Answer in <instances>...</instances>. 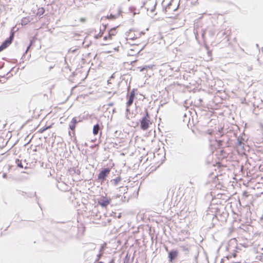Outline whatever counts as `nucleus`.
Segmentation results:
<instances>
[{"label":"nucleus","instance_id":"nucleus-4","mask_svg":"<svg viewBox=\"0 0 263 263\" xmlns=\"http://www.w3.org/2000/svg\"><path fill=\"white\" fill-rule=\"evenodd\" d=\"M111 169L110 168H105L102 170L98 176V180L103 182L107 175L109 174Z\"/></svg>","mask_w":263,"mask_h":263},{"label":"nucleus","instance_id":"nucleus-3","mask_svg":"<svg viewBox=\"0 0 263 263\" xmlns=\"http://www.w3.org/2000/svg\"><path fill=\"white\" fill-rule=\"evenodd\" d=\"M111 199L106 196H102L98 201V204L102 207H106L110 202Z\"/></svg>","mask_w":263,"mask_h":263},{"label":"nucleus","instance_id":"nucleus-5","mask_svg":"<svg viewBox=\"0 0 263 263\" xmlns=\"http://www.w3.org/2000/svg\"><path fill=\"white\" fill-rule=\"evenodd\" d=\"M13 37V36L10 37V39L6 40L0 46V52L6 49L8 46H9L11 43V40Z\"/></svg>","mask_w":263,"mask_h":263},{"label":"nucleus","instance_id":"nucleus-6","mask_svg":"<svg viewBox=\"0 0 263 263\" xmlns=\"http://www.w3.org/2000/svg\"><path fill=\"white\" fill-rule=\"evenodd\" d=\"M135 97V93L134 91H132L129 95L128 100L126 103L127 107H129L133 103L134 98Z\"/></svg>","mask_w":263,"mask_h":263},{"label":"nucleus","instance_id":"nucleus-9","mask_svg":"<svg viewBox=\"0 0 263 263\" xmlns=\"http://www.w3.org/2000/svg\"><path fill=\"white\" fill-rule=\"evenodd\" d=\"M117 33L115 28L111 29L108 32V38L110 40H112V37L115 36Z\"/></svg>","mask_w":263,"mask_h":263},{"label":"nucleus","instance_id":"nucleus-8","mask_svg":"<svg viewBox=\"0 0 263 263\" xmlns=\"http://www.w3.org/2000/svg\"><path fill=\"white\" fill-rule=\"evenodd\" d=\"M77 123V120L76 117H74L71 121L70 124L69 125V127L70 129L73 131V134L74 133L75 128L76 127V125Z\"/></svg>","mask_w":263,"mask_h":263},{"label":"nucleus","instance_id":"nucleus-14","mask_svg":"<svg viewBox=\"0 0 263 263\" xmlns=\"http://www.w3.org/2000/svg\"><path fill=\"white\" fill-rule=\"evenodd\" d=\"M28 22V18L25 17L22 20V24H27V22Z\"/></svg>","mask_w":263,"mask_h":263},{"label":"nucleus","instance_id":"nucleus-19","mask_svg":"<svg viewBox=\"0 0 263 263\" xmlns=\"http://www.w3.org/2000/svg\"><path fill=\"white\" fill-rule=\"evenodd\" d=\"M228 31H229V34L230 35L231 34V31L230 30H228Z\"/></svg>","mask_w":263,"mask_h":263},{"label":"nucleus","instance_id":"nucleus-10","mask_svg":"<svg viewBox=\"0 0 263 263\" xmlns=\"http://www.w3.org/2000/svg\"><path fill=\"white\" fill-rule=\"evenodd\" d=\"M120 15V13L118 12L117 14H115V15L110 14L109 15H108L107 16V18L108 19L115 20V19L117 18V17H118Z\"/></svg>","mask_w":263,"mask_h":263},{"label":"nucleus","instance_id":"nucleus-17","mask_svg":"<svg viewBox=\"0 0 263 263\" xmlns=\"http://www.w3.org/2000/svg\"><path fill=\"white\" fill-rule=\"evenodd\" d=\"M81 22L85 23L86 21V18L85 17L81 18L80 20Z\"/></svg>","mask_w":263,"mask_h":263},{"label":"nucleus","instance_id":"nucleus-11","mask_svg":"<svg viewBox=\"0 0 263 263\" xmlns=\"http://www.w3.org/2000/svg\"><path fill=\"white\" fill-rule=\"evenodd\" d=\"M53 124V123H52L49 126H48L40 128L39 130V133H40V134H42V133H44L45 130L50 128L52 126Z\"/></svg>","mask_w":263,"mask_h":263},{"label":"nucleus","instance_id":"nucleus-20","mask_svg":"<svg viewBox=\"0 0 263 263\" xmlns=\"http://www.w3.org/2000/svg\"><path fill=\"white\" fill-rule=\"evenodd\" d=\"M97 263H103V262L102 261H99V262H98Z\"/></svg>","mask_w":263,"mask_h":263},{"label":"nucleus","instance_id":"nucleus-18","mask_svg":"<svg viewBox=\"0 0 263 263\" xmlns=\"http://www.w3.org/2000/svg\"><path fill=\"white\" fill-rule=\"evenodd\" d=\"M108 44H109V43H105L101 44L102 45H106Z\"/></svg>","mask_w":263,"mask_h":263},{"label":"nucleus","instance_id":"nucleus-15","mask_svg":"<svg viewBox=\"0 0 263 263\" xmlns=\"http://www.w3.org/2000/svg\"><path fill=\"white\" fill-rule=\"evenodd\" d=\"M41 13V14H43L44 13V8H41L39 9V12H38V13Z\"/></svg>","mask_w":263,"mask_h":263},{"label":"nucleus","instance_id":"nucleus-1","mask_svg":"<svg viewBox=\"0 0 263 263\" xmlns=\"http://www.w3.org/2000/svg\"><path fill=\"white\" fill-rule=\"evenodd\" d=\"M151 124L152 123L150 121V116L148 111L146 110L145 116L140 121L141 128L143 130H147Z\"/></svg>","mask_w":263,"mask_h":263},{"label":"nucleus","instance_id":"nucleus-2","mask_svg":"<svg viewBox=\"0 0 263 263\" xmlns=\"http://www.w3.org/2000/svg\"><path fill=\"white\" fill-rule=\"evenodd\" d=\"M144 33L138 30H130L126 34L127 40H134L140 38Z\"/></svg>","mask_w":263,"mask_h":263},{"label":"nucleus","instance_id":"nucleus-7","mask_svg":"<svg viewBox=\"0 0 263 263\" xmlns=\"http://www.w3.org/2000/svg\"><path fill=\"white\" fill-rule=\"evenodd\" d=\"M178 255L177 250H172L168 253L169 260L172 262Z\"/></svg>","mask_w":263,"mask_h":263},{"label":"nucleus","instance_id":"nucleus-12","mask_svg":"<svg viewBox=\"0 0 263 263\" xmlns=\"http://www.w3.org/2000/svg\"><path fill=\"white\" fill-rule=\"evenodd\" d=\"M100 129V127L99 124L95 125L93 127V134L95 135H96L98 134L99 130Z\"/></svg>","mask_w":263,"mask_h":263},{"label":"nucleus","instance_id":"nucleus-16","mask_svg":"<svg viewBox=\"0 0 263 263\" xmlns=\"http://www.w3.org/2000/svg\"><path fill=\"white\" fill-rule=\"evenodd\" d=\"M104 40V41H111V40H110L109 38H108V34L107 35H106L103 38Z\"/></svg>","mask_w":263,"mask_h":263},{"label":"nucleus","instance_id":"nucleus-13","mask_svg":"<svg viewBox=\"0 0 263 263\" xmlns=\"http://www.w3.org/2000/svg\"><path fill=\"white\" fill-rule=\"evenodd\" d=\"M16 163L17 166H18V167H20L21 168H23V166L22 165V162H21V160H20L18 159H17L16 160Z\"/></svg>","mask_w":263,"mask_h":263}]
</instances>
